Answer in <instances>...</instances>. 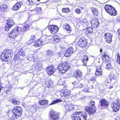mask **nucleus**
<instances>
[{"mask_svg": "<svg viewBox=\"0 0 120 120\" xmlns=\"http://www.w3.org/2000/svg\"><path fill=\"white\" fill-rule=\"evenodd\" d=\"M8 119L9 120H16L18 117L14 113L12 112L9 113Z\"/></svg>", "mask_w": 120, "mask_h": 120, "instance_id": "obj_18", "label": "nucleus"}, {"mask_svg": "<svg viewBox=\"0 0 120 120\" xmlns=\"http://www.w3.org/2000/svg\"><path fill=\"white\" fill-rule=\"evenodd\" d=\"M22 4V2H18L13 6V8H20Z\"/></svg>", "mask_w": 120, "mask_h": 120, "instance_id": "obj_30", "label": "nucleus"}, {"mask_svg": "<svg viewBox=\"0 0 120 120\" xmlns=\"http://www.w3.org/2000/svg\"><path fill=\"white\" fill-rule=\"evenodd\" d=\"M102 51V49H100V52H101Z\"/></svg>", "mask_w": 120, "mask_h": 120, "instance_id": "obj_62", "label": "nucleus"}, {"mask_svg": "<svg viewBox=\"0 0 120 120\" xmlns=\"http://www.w3.org/2000/svg\"><path fill=\"white\" fill-rule=\"evenodd\" d=\"M62 78H63V77H62V78H61V80H60V81H59V82H60L61 81V80H62Z\"/></svg>", "mask_w": 120, "mask_h": 120, "instance_id": "obj_63", "label": "nucleus"}, {"mask_svg": "<svg viewBox=\"0 0 120 120\" xmlns=\"http://www.w3.org/2000/svg\"><path fill=\"white\" fill-rule=\"evenodd\" d=\"M19 53L20 55L22 56H24L25 53L22 49H21L20 51H19Z\"/></svg>", "mask_w": 120, "mask_h": 120, "instance_id": "obj_34", "label": "nucleus"}, {"mask_svg": "<svg viewBox=\"0 0 120 120\" xmlns=\"http://www.w3.org/2000/svg\"><path fill=\"white\" fill-rule=\"evenodd\" d=\"M95 78L94 77H91L90 79V80L92 81H93L95 80Z\"/></svg>", "mask_w": 120, "mask_h": 120, "instance_id": "obj_49", "label": "nucleus"}, {"mask_svg": "<svg viewBox=\"0 0 120 120\" xmlns=\"http://www.w3.org/2000/svg\"><path fill=\"white\" fill-rule=\"evenodd\" d=\"M113 8L111 5H105L104 8Z\"/></svg>", "mask_w": 120, "mask_h": 120, "instance_id": "obj_50", "label": "nucleus"}, {"mask_svg": "<svg viewBox=\"0 0 120 120\" xmlns=\"http://www.w3.org/2000/svg\"><path fill=\"white\" fill-rule=\"evenodd\" d=\"M85 109L90 114L94 113L96 112V108L94 102L93 101H91L89 106L86 107Z\"/></svg>", "mask_w": 120, "mask_h": 120, "instance_id": "obj_5", "label": "nucleus"}, {"mask_svg": "<svg viewBox=\"0 0 120 120\" xmlns=\"http://www.w3.org/2000/svg\"><path fill=\"white\" fill-rule=\"evenodd\" d=\"M101 106H105L108 105V103L105 99H102L100 101Z\"/></svg>", "mask_w": 120, "mask_h": 120, "instance_id": "obj_25", "label": "nucleus"}, {"mask_svg": "<svg viewBox=\"0 0 120 120\" xmlns=\"http://www.w3.org/2000/svg\"><path fill=\"white\" fill-rule=\"evenodd\" d=\"M87 86L86 87H85V89H84L83 90V91H84V92H88V88H87Z\"/></svg>", "mask_w": 120, "mask_h": 120, "instance_id": "obj_47", "label": "nucleus"}, {"mask_svg": "<svg viewBox=\"0 0 120 120\" xmlns=\"http://www.w3.org/2000/svg\"><path fill=\"white\" fill-rule=\"evenodd\" d=\"M111 106L113 111L117 112L119 110L120 104L119 102L117 101L112 103Z\"/></svg>", "mask_w": 120, "mask_h": 120, "instance_id": "obj_9", "label": "nucleus"}, {"mask_svg": "<svg viewBox=\"0 0 120 120\" xmlns=\"http://www.w3.org/2000/svg\"><path fill=\"white\" fill-rule=\"evenodd\" d=\"M14 100V99H13L12 98H11L9 100V101L10 102H12L13 103Z\"/></svg>", "mask_w": 120, "mask_h": 120, "instance_id": "obj_55", "label": "nucleus"}, {"mask_svg": "<svg viewBox=\"0 0 120 120\" xmlns=\"http://www.w3.org/2000/svg\"><path fill=\"white\" fill-rule=\"evenodd\" d=\"M60 94L61 96H68L71 94L70 91L67 89L65 90L64 91L62 92L60 91Z\"/></svg>", "mask_w": 120, "mask_h": 120, "instance_id": "obj_19", "label": "nucleus"}, {"mask_svg": "<svg viewBox=\"0 0 120 120\" xmlns=\"http://www.w3.org/2000/svg\"><path fill=\"white\" fill-rule=\"evenodd\" d=\"M76 96L79 99H81L83 98V96L80 94V92H79L76 94Z\"/></svg>", "mask_w": 120, "mask_h": 120, "instance_id": "obj_33", "label": "nucleus"}, {"mask_svg": "<svg viewBox=\"0 0 120 120\" xmlns=\"http://www.w3.org/2000/svg\"><path fill=\"white\" fill-rule=\"evenodd\" d=\"M12 52L11 50L7 49L5 50L2 53L1 56L2 60L4 61H7L8 60L12 59Z\"/></svg>", "mask_w": 120, "mask_h": 120, "instance_id": "obj_3", "label": "nucleus"}, {"mask_svg": "<svg viewBox=\"0 0 120 120\" xmlns=\"http://www.w3.org/2000/svg\"><path fill=\"white\" fill-rule=\"evenodd\" d=\"M112 35L109 33L105 34L104 36L105 41L108 43H110L112 41Z\"/></svg>", "mask_w": 120, "mask_h": 120, "instance_id": "obj_10", "label": "nucleus"}, {"mask_svg": "<svg viewBox=\"0 0 120 120\" xmlns=\"http://www.w3.org/2000/svg\"><path fill=\"white\" fill-rule=\"evenodd\" d=\"M11 90L10 87H8V89H7L6 91V94H8V93Z\"/></svg>", "mask_w": 120, "mask_h": 120, "instance_id": "obj_46", "label": "nucleus"}, {"mask_svg": "<svg viewBox=\"0 0 120 120\" xmlns=\"http://www.w3.org/2000/svg\"><path fill=\"white\" fill-rule=\"evenodd\" d=\"M62 102V100L60 99H57L53 101L50 105H52L55 104L56 103Z\"/></svg>", "mask_w": 120, "mask_h": 120, "instance_id": "obj_32", "label": "nucleus"}, {"mask_svg": "<svg viewBox=\"0 0 120 120\" xmlns=\"http://www.w3.org/2000/svg\"><path fill=\"white\" fill-rule=\"evenodd\" d=\"M31 38L33 40H34L35 39V36L34 35H32L31 36Z\"/></svg>", "mask_w": 120, "mask_h": 120, "instance_id": "obj_51", "label": "nucleus"}, {"mask_svg": "<svg viewBox=\"0 0 120 120\" xmlns=\"http://www.w3.org/2000/svg\"><path fill=\"white\" fill-rule=\"evenodd\" d=\"M19 8H12V9L14 10H17L19 9Z\"/></svg>", "mask_w": 120, "mask_h": 120, "instance_id": "obj_54", "label": "nucleus"}, {"mask_svg": "<svg viewBox=\"0 0 120 120\" xmlns=\"http://www.w3.org/2000/svg\"><path fill=\"white\" fill-rule=\"evenodd\" d=\"M13 112L14 113L19 117L21 115L22 110L21 107L17 106L15 107L12 110Z\"/></svg>", "mask_w": 120, "mask_h": 120, "instance_id": "obj_6", "label": "nucleus"}, {"mask_svg": "<svg viewBox=\"0 0 120 120\" xmlns=\"http://www.w3.org/2000/svg\"><path fill=\"white\" fill-rule=\"evenodd\" d=\"M87 21L86 19H83L82 20L80 21V22L82 25H83L84 24H85L87 22Z\"/></svg>", "mask_w": 120, "mask_h": 120, "instance_id": "obj_40", "label": "nucleus"}, {"mask_svg": "<svg viewBox=\"0 0 120 120\" xmlns=\"http://www.w3.org/2000/svg\"><path fill=\"white\" fill-rule=\"evenodd\" d=\"M88 71H89L90 70V69H88Z\"/></svg>", "mask_w": 120, "mask_h": 120, "instance_id": "obj_64", "label": "nucleus"}, {"mask_svg": "<svg viewBox=\"0 0 120 120\" xmlns=\"http://www.w3.org/2000/svg\"><path fill=\"white\" fill-rule=\"evenodd\" d=\"M116 62L119 64H120V56L119 55V53H118L117 54V59Z\"/></svg>", "mask_w": 120, "mask_h": 120, "instance_id": "obj_38", "label": "nucleus"}, {"mask_svg": "<svg viewBox=\"0 0 120 120\" xmlns=\"http://www.w3.org/2000/svg\"><path fill=\"white\" fill-rule=\"evenodd\" d=\"M75 11L77 13L79 14L80 12V9L77 8L75 10Z\"/></svg>", "mask_w": 120, "mask_h": 120, "instance_id": "obj_48", "label": "nucleus"}, {"mask_svg": "<svg viewBox=\"0 0 120 120\" xmlns=\"http://www.w3.org/2000/svg\"><path fill=\"white\" fill-rule=\"evenodd\" d=\"M91 25L94 28L97 27L98 26L99 22L97 18H93L91 22Z\"/></svg>", "mask_w": 120, "mask_h": 120, "instance_id": "obj_13", "label": "nucleus"}, {"mask_svg": "<svg viewBox=\"0 0 120 120\" xmlns=\"http://www.w3.org/2000/svg\"><path fill=\"white\" fill-rule=\"evenodd\" d=\"M69 64L67 62H62L60 64L58 68L60 71L62 73H64L68 70L70 68Z\"/></svg>", "mask_w": 120, "mask_h": 120, "instance_id": "obj_4", "label": "nucleus"}, {"mask_svg": "<svg viewBox=\"0 0 120 120\" xmlns=\"http://www.w3.org/2000/svg\"><path fill=\"white\" fill-rule=\"evenodd\" d=\"M31 1V0H28V2H29V3H30V5H32V4H31V3H32V2L31 3H30V1Z\"/></svg>", "mask_w": 120, "mask_h": 120, "instance_id": "obj_57", "label": "nucleus"}, {"mask_svg": "<svg viewBox=\"0 0 120 120\" xmlns=\"http://www.w3.org/2000/svg\"><path fill=\"white\" fill-rule=\"evenodd\" d=\"M46 54L49 56H51L53 54L52 52L50 50L46 52Z\"/></svg>", "mask_w": 120, "mask_h": 120, "instance_id": "obj_39", "label": "nucleus"}, {"mask_svg": "<svg viewBox=\"0 0 120 120\" xmlns=\"http://www.w3.org/2000/svg\"><path fill=\"white\" fill-rule=\"evenodd\" d=\"M62 10V11L64 12H68L70 11V10L69 8H63Z\"/></svg>", "mask_w": 120, "mask_h": 120, "instance_id": "obj_35", "label": "nucleus"}, {"mask_svg": "<svg viewBox=\"0 0 120 120\" xmlns=\"http://www.w3.org/2000/svg\"><path fill=\"white\" fill-rule=\"evenodd\" d=\"M48 28L50 30V32L53 34H54L57 32L58 29L57 27L54 25H49L48 26Z\"/></svg>", "mask_w": 120, "mask_h": 120, "instance_id": "obj_12", "label": "nucleus"}, {"mask_svg": "<svg viewBox=\"0 0 120 120\" xmlns=\"http://www.w3.org/2000/svg\"><path fill=\"white\" fill-rule=\"evenodd\" d=\"M37 11L38 13L39 14L42 13L41 8H38L37 9Z\"/></svg>", "mask_w": 120, "mask_h": 120, "instance_id": "obj_43", "label": "nucleus"}, {"mask_svg": "<svg viewBox=\"0 0 120 120\" xmlns=\"http://www.w3.org/2000/svg\"><path fill=\"white\" fill-rule=\"evenodd\" d=\"M6 24L8 25L11 27L14 25V22L12 19H10L8 21V22Z\"/></svg>", "mask_w": 120, "mask_h": 120, "instance_id": "obj_29", "label": "nucleus"}, {"mask_svg": "<svg viewBox=\"0 0 120 120\" xmlns=\"http://www.w3.org/2000/svg\"><path fill=\"white\" fill-rule=\"evenodd\" d=\"M11 27L8 25L6 24L5 26V29L6 31H8Z\"/></svg>", "mask_w": 120, "mask_h": 120, "instance_id": "obj_37", "label": "nucleus"}, {"mask_svg": "<svg viewBox=\"0 0 120 120\" xmlns=\"http://www.w3.org/2000/svg\"><path fill=\"white\" fill-rule=\"evenodd\" d=\"M113 88V86H110L109 88Z\"/></svg>", "mask_w": 120, "mask_h": 120, "instance_id": "obj_61", "label": "nucleus"}, {"mask_svg": "<svg viewBox=\"0 0 120 120\" xmlns=\"http://www.w3.org/2000/svg\"><path fill=\"white\" fill-rule=\"evenodd\" d=\"M118 32L119 33V34L120 36V29L118 30Z\"/></svg>", "mask_w": 120, "mask_h": 120, "instance_id": "obj_58", "label": "nucleus"}, {"mask_svg": "<svg viewBox=\"0 0 120 120\" xmlns=\"http://www.w3.org/2000/svg\"><path fill=\"white\" fill-rule=\"evenodd\" d=\"M19 57V56L18 54H16L15 56L14 59L15 60H16Z\"/></svg>", "mask_w": 120, "mask_h": 120, "instance_id": "obj_44", "label": "nucleus"}, {"mask_svg": "<svg viewBox=\"0 0 120 120\" xmlns=\"http://www.w3.org/2000/svg\"><path fill=\"white\" fill-rule=\"evenodd\" d=\"M106 12L111 15H115L117 12L114 8H104Z\"/></svg>", "mask_w": 120, "mask_h": 120, "instance_id": "obj_11", "label": "nucleus"}, {"mask_svg": "<svg viewBox=\"0 0 120 120\" xmlns=\"http://www.w3.org/2000/svg\"><path fill=\"white\" fill-rule=\"evenodd\" d=\"M74 86L76 88L79 87L84 88L86 87L87 85H84L82 84L81 83H80L78 81H77L72 83Z\"/></svg>", "mask_w": 120, "mask_h": 120, "instance_id": "obj_17", "label": "nucleus"}, {"mask_svg": "<svg viewBox=\"0 0 120 120\" xmlns=\"http://www.w3.org/2000/svg\"><path fill=\"white\" fill-rule=\"evenodd\" d=\"M52 85V82L50 80L49 81H46L45 82V85L46 87L49 88L51 87Z\"/></svg>", "mask_w": 120, "mask_h": 120, "instance_id": "obj_24", "label": "nucleus"}, {"mask_svg": "<svg viewBox=\"0 0 120 120\" xmlns=\"http://www.w3.org/2000/svg\"><path fill=\"white\" fill-rule=\"evenodd\" d=\"M0 8V10L2 11H4L5 10V8Z\"/></svg>", "mask_w": 120, "mask_h": 120, "instance_id": "obj_53", "label": "nucleus"}, {"mask_svg": "<svg viewBox=\"0 0 120 120\" xmlns=\"http://www.w3.org/2000/svg\"><path fill=\"white\" fill-rule=\"evenodd\" d=\"M58 55H59V56H61V53L59 52L58 53Z\"/></svg>", "mask_w": 120, "mask_h": 120, "instance_id": "obj_60", "label": "nucleus"}, {"mask_svg": "<svg viewBox=\"0 0 120 120\" xmlns=\"http://www.w3.org/2000/svg\"><path fill=\"white\" fill-rule=\"evenodd\" d=\"M87 40L83 38L80 39L78 43V45L79 46L82 48L85 47L87 45Z\"/></svg>", "mask_w": 120, "mask_h": 120, "instance_id": "obj_7", "label": "nucleus"}, {"mask_svg": "<svg viewBox=\"0 0 120 120\" xmlns=\"http://www.w3.org/2000/svg\"><path fill=\"white\" fill-rule=\"evenodd\" d=\"M106 68L107 69H110L112 68V67L110 64L109 63L107 64Z\"/></svg>", "mask_w": 120, "mask_h": 120, "instance_id": "obj_36", "label": "nucleus"}, {"mask_svg": "<svg viewBox=\"0 0 120 120\" xmlns=\"http://www.w3.org/2000/svg\"><path fill=\"white\" fill-rule=\"evenodd\" d=\"M7 6L5 4H3L2 5H1L0 8H7Z\"/></svg>", "mask_w": 120, "mask_h": 120, "instance_id": "obj_52", "label": "nucleus"}, {"mask_svg": "<svg viewBox=\"0 0 120 120\" xmlns=\"http://www.w3.org/2000/svg\"><path fill=\"white\" fill-rule=\"evenodd\" d=\"M84 57L82 60V62L83 63V65L84 66H86V62L88 60V58L87 56L86 55L84 56Z\"/></svg>", "mask_w": 120, "mask_h": 120, "instance_id": "obj_27", "label": "nucleus"}, {"mask_svg": "<svg viewBox=\"0 0 120 120\" xmlns=\"http://www.w3.org/2000/svg\"><path fill=\"white\" fill-rule=\"evenodd\" d=\"M101 67V64L97 66L96 70L95 73L96 75L100 76L102 74L103 71Z\"/></svg>", "mask_w": 120, "mask_h": 120, "instance_id": "obj_15", "label": "nucleus"}, {"mask_svg": "<svg viewBox=\"0 0 120 120\" xmlns=\"http://www.w3.org/2000/svg\"><path fill=\"white\" fill-rule=\"evenodd\" d=\"M50 114L51 120H58L60 119L59 114L53 111L51 112Z\"/></svg>", "mask_w": 120, "mask_h": 120, "instance_id": "obj_8", "label": "nucleus"}, {"mask_svg": "<svg viewBox=\"0 0 120 120\" xmlns=\"http://www.w3.org/2000/svg\"><path fill=\"white\" fill-rule=\"evenodd\" d=\"M30 24L28 21L24 23V26L22 27V29L19 27H15L10 33L9 37L11 38H14L22 34L23 32L28 29Z\"/></svg>", "mask_w": 120, "mask_h": 120, "instance_id": "obj_1", "label": "nucleus"}, {"mask_svg": "<svg viewBox=\"0 0 120 120\" xmlns=\"http://www.w3.org/2000/svg\"><path fill=\"white\" fill-rule=\"evenodd\" d=\"M74 74L76 77L80 78L82 76V73L80 70H77L75 71Z\"/></svg>", "mask_w": 120, "mask_h": 120, "instance_id": "obj_23", "label": "nucleus"}, {"mask_svg": "<svg viewBox=\"0 0 120 120\" xmlns=\"http://www.w3.org/2000/svg\"><path fill=\"white\" fill-rule=\"evenodd\" d=\"M87 31L91 33L93 32V29L92 28L89 27L87 29Z\"/></svg>", "mask_w": 120, "mask_h": 120, "instance_id": "obj_45", "label": "nucleus"}, {"mask_svg": "<svg viewBox=\"0 0 120 120\" xmlns=\"http://www.w3.org/2000/svg\"><path fill=\"white\" fill-rule=\"evenodd\" d=\"M43 43V42L40 39L36 40L33 43V45L36 47L41 46Z\"/></svg>", "mask_w": 120, "mask_h": 120, "instance_id": "obj_21", "label": "nucleus"}, {"mask_svg": "<svg viewBox=\"0 0 120 120\" xmlns=\"http://www.w3.org/2000/svg\"><path fill=\"white\" fill-rule=\"evenodd\" d=\"M114 79H115L114 78V77H113L112 78V79H111V82H113V81L114 80Z\"/></svg>", "mask_w": 120, "mask_h": 120, "instance_id": "obj_56", "label": "nucleus"}, {"mask_svg": "<svg viewBox=\"0 0 120 120\" xmlns=\"http://www.w3.org/2000/svg\"><path fill=\"white\" fill-rule=\"evenodd\" d=\"M65 28L68 32L70 33L71 31V28L69 25L68 24H66L65 25Z\"/></svg>", "mask_w": 120, "mask_h": 120, "instance_id": "obj_28", "label": "nucleus"}, {"mask_svg": "<svg viewBox=\"0 0 120 120\" xmlns=\"http://www.w3.org/2000/svg\"><path fill=\"white\" fill-rule=\"evenodd\" d=\"M42 64L40 63H38L37 64H35V68L36 70L37 71H39L42 70Z\"/></svg>", "mask_w": 120, "mask_h": 120, "instance_id": "obj_22", "label": "nucleus"}, {"mask_svg": "<svg viewBox=\"0 0 120 120\" xmlns=\"http://www.w3.org/2000/svg\"><path fill=\"white\" fill-rule=\"evenodd\" d=\"M74 50L72 47H70L66 51L64 54V56L66 57L70 56L71 54L73 52Z\"/></svg>", "mask_w": 120, "mask_h": 120, "instance_id": "obj_16", "label": "nucleus"}, {"mask_svg": "<svg viewBox=\"0 0 120 120\" xmlns=\"http://www.w3.org/2000/svg\"><path fill=\"white\" fill-rule=\"evenodd\" d=\"M20 102L19 101H17L16 100L14 99L13 103L15 104L19 105L20 103Z\"/></svg>", "mask_w": 120, "mask_h": 120, "instance_id": "obj_41", "label": "nucleus"}, {"mask_svg": "<svg viewBox=\"0 0 120 120\" xmlns=\"http://www.w3.org/2000/svg\"><path fill=\"white\" fill-rule=\"evenodd\" d=\"M103 56V57L104 58H105L106 57H107L108 58V57L107 56H106V55H105V54Z\"/></svg>", "mask_w": 120, "mask_h": 120, "instance_id": "obj_59", "label": "nucleus"}, {"mask_svg": "<svg viewBox=\"0 0 120 120\" xmlns=\"http://www.w3.org/2000/svg\"><path fill=\"white\" fill-rule=\"evenodd\" d=\"M49 75H51L54 73L56 71V69L54 68L53 65H50L48 66L46 69Z\"/></svg>", "mask_w": 120, "mask_h": 120, "instance_id": "obj_14", "label": "nucleus"}, {"mask_svg": "<svg viewBox=\"0 0 120 120\" xmlns=\"http://www.w3.org/2000/svg\"><path fill=\"white\" fill-rule=\"evenodd\" d=\"M91 10L94 14L96 15L98 14V11L97 9L96 8H92Z\"/></svg>", "mask_w": 120, "mask_h": 120, "instance_id": "obj_31", "label": "nucleus"}, {"mask_svg": "<svg viewBox=\"0 0 120 120\" xmlns=\"http://www.w3.org/2000/svg\"><path fill=\"white\" fill-rule=\"evenodd\" d=\"M65 108L66 111L69 112L73 109V105L71 104H67L65 105Z\"/></svg>", "mask_w": 120, "mask_h": 120, "instance_id": "obj_20", "label": "nucleus"}, {"mask_svg": "<svg viewBox=\"0 0 120 120\" xmlns=\"http://www.w3.org/2000/svg\"><path fill=\"white\" fill-rule=\"evenodd\" d=\"M71 117L73 120H86L87 114L85 112H76L72 114Z\"/></svg>", "mask_w": 120, "mask_h": 120, "instance_id": "obj_2", "label": "nucleus"}, {"mask_svg": "<svg viewBox=\"0 0 120 120\" xmlns=\"http://www.w3.org/2000/svg\"><path fill=\"white\" fill-rule=\"evenodd\" d=\"M51 39L52 40H54L56 42H58L60 41V39L59 38H52Z\"/></svg>", "mask_w": 120, "mask_h": 120, "instance_id": "obj_42", "label": "nucleus"}, {"mask_svg": "<svg viewBox=\"0 0 120 120\" xmlns=\"http://www.w3.org/2000/svg\"><path fill=\"white\" fill-rule=\"evenodd\" d=\"M39 104L41 105H47L48 103V101L44 100H40L39 102Z\"/></svg>", "mask_w": 120, "mask_h": 120, "instance_id": "obj_26", "label": "nucleus"}]
</instances>
